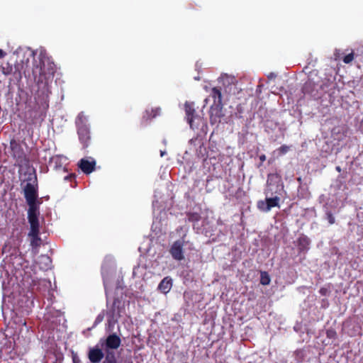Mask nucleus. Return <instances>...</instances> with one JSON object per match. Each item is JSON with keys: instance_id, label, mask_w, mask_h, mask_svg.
<instances>
[{"instance_id": "2eb2a0df", "label": "nucleus", "mask_w": 363, "mask_h": 363, "mask_svg": "<svg viewBox=\"0 0 363 363\" xmlns=\"http://www.w3.org/2000/svg\"><path fill=\"white\" fill-rule=\"evenodd\" d=\"M160 108H154L151 109H147L143 116V120L145 121L151 120L160 114Z\"/></svg>"}, {"instance_id": "423d86ee", "label": "nucleus", "mask_w": 363, "mask_h": 363, "mask_svg": "<svg viewBox=\"0 0 363 363\" xmlns=\"http://www.w3.org/2000/svg\"><path fill=\"white\" fill-rule=\"evenodd\" d=\"M184 108L186 120L191 128H198L201 121V117L196 114L194 104L186 102Z\"/></svg>"}, {"instance_id": "f704fd0d", "label": "nucleus", "mask_w": 363, "mask_h": 363, "mask_svg": "<svg viewBox=\"0 0 363 363\" xmlns=\"http://www.w3.org/2000/svg\"><path fill=\"white\" fill-rule=\"evenodd\" d=\"M73 363H81L76 357H73Z\"/></svg>"}, {"instance_id": "4be33fe9", "label": "nucleus", "mask_w": 363, "mask_h": 363, "mask_svg": "<svg viewBox=\"0 0 363 363\" xmlns=\"http://www.w3.org/2000/svg\"><path fill=\"white\" fill-rule=\"evenodd\" d=\"M271 279L269 274L267 272H261L260 273V284L264 286L269 285L270 284Z\"/></svg>"}, {"instance_id": "412c9836", "label": "nucleus", "mask_w": 363, "mask_h": 363, "mask_svg": "<svg viewBox=\"0 0 363 363\" xmlns=\"http://www.w3.org/2000/svg\"><path fill=\"white\" fill-rule=\"evenodd\" d=\"M62 159L60 155H55L50 158L49 163L50 165L54 164V167L57 169L62 166Z\"/></svg>"}, {"instance_id": "a878e982", "label": "nucleus", "mask_w": 363, "mask_h": 363, "mask_svg": "<svg viewBox=\"0 0 363 363\" xmlns=\"http://www.w3.org/2000/svg\"><path fill=\"white\" fill-rule=\"evenodd\" d=\"M266 206H267L266 200H265V201H262V200H261V201H259L257 202V208H258L260 211H263V212H268V211H269V209H267V208H266V207H267Z\"/></svg>"}, {"instance_id": "6e6552de", "label": "nucleus", "mask_w": 363, "mask_h": 363, "mask_svg": "<svg viewBox=\"0 0 363 363\" xmlns=\"http://www.w3.org/2000/svg\"><path fill=\"white\" fill-rule=\"evenodd\" d=\"M184 242L178 240L172 244L169 252L172 257L178 261H181L184 258L183 251Z\"/></svg>"}, {"instance_id": "0eeeda50", "label": "nucleus", "mask_w": 363, "mask_h": 363, "mask_svg": "<svg viewBox=\"0 0 363 363\" xmlns=\"http://www.w3.org/2000/svg\"><path fill=\"white\" fill-rule=\"evenodd\" d=\"M223 108V103L213 104L211 106L209 111L211 124L213 125L220 122V118L224 116Z\"/></svg>"}, {"instance_id": "20e7f679", "label": "nucleus", "mask_w": 363, "mask_h": 363, "mask_svg": "<svg viewBox=\"0 0 363 363\" xmlns=\"http://www.w3.org/2000/svg\"><path fill=\"white\" fill-rule=\"evenodd\" d=\"M30 223V231L28 236L30 238V245L33 247H38L41 245V238H40V224L38 216L28 217Z\"/></svg>"}, {"instance_id": "c9c22d12", "label": "nucleus", "mask_w": 363, "mask_h": 363, "mask_svg": "<svg viewBox=\"0 0 363 363\" xmlns=\"http://www.w3.org/2000/svg\"><path fill=\"white\" fill-rule=\"evenodd\" d=\"M336 170H337V172H340V171H341V168H340V167H339V166L336 167Z\"/></svg>"}, {"instance_id": "a211bd4d", "label": "nucleus", "mask_w": 363, "mask_h": 363, "mask_svg": "<svg viewBox=\"0 0 363 363\" xmlns=\"http://www.w3.org/2000/svg\"><path fill=\"white\" fill-rule=\"evenodd\" d=\"M33 74L35 79L37 80L38 83L42 82V77L46 74L45 72L44 71V66L43 67L41 65L40 67L36 66L33 69Z\"/></svg>"}, {"instance_id": "393cba45", "label": "nucleus", "mask_w": 363, "mask_h": 363, "mask_svg": "<svg viewBox=\"0 0 363 363\" xmlns=\"http://www.w3.org/2000/svg\"><path fill=\"white\" fill-rule=\"evenodd\" d=\"M310 241L308 240L307 238H300L298 240V245L300 249V250H304L307 248L308 245H309Z\"/></svg>"}, {"instance_id": "f257e3e1", "label": "nucleus", "mask_w": 363, "mask_h": 363, "mask_svg": "<svg viewBox=\"0 0 363 363\" xmlns=\"http://www.w3.org/2000/svg\"><path fill=\"white\" fill-rule=\"evenodd\" d=\"M27 183L23 187L24 198L28 206V217L38 216L39 205L41 201H38V184L37 176L30 174L26 179Z\"/></svg>"}, {"instance_id": "c756f323", "label": "nucleus", "mask_w": 363, "mask_h": 363, "mask_svg": "<svg viewBox=\"0 0 363 363\" xmlns=\"http://www.w3.org/2000/svg\"><path fill=\"white\" fill-rule=\"evenodd\" d=\"M330 292V291L329 287H322L319 290L320 294L324 296H328Z\"/></svg>"}, {"instance_id": "9d476101", "label": "nucleus", "mask_w": 363, "mask_h": 363, "mask_svg": "<svg viewBox=\"0 0 363 363\" xmlns=\"http://www.w3.org/2000/svg\"><path fill=\"white\" fill-rule=\"evenodd\" d=\"M78 166L84 174H89L94 171L96 162L94 160H88L83 158L79 161Z\"/></svg>"}, {"instance_id": "72a5a7b5", "label": "nucleus", "mask_w": 363, "mask_h": 363, "mask_svg": "<svg viewBox=\"0 0 363 363\" xmlns=\"http://www.w3.org/2000/svg\"><path fill=\"white\" fill-rule=\"evenodd\" d=\"M6 55V52L0 49V59L3 58Z\"/></svg>"}, {"instance_id": "5701e85b", "label": "nucleus", "mask_w": 363, "mask_h": 363, "mask_svg": "<svg viewBox=\"0 0 363 363\" xmlns=\"http://www.w3.org/2000/svg\"><path fill=\"white\" fill-rule=\"evenodd\" d=\"M188 221L195 223L201 220V215L196 212H189L186 214Z\"/></svg>"}, {"instance_id": "f8f14e48", "label": "nucleus", "mask_w": 363, "mask_h": 363, "mask_svg": "<svg viewBox=\"0 0 363 363\" xmlns=\"http://www.w3.org/2000/svg\"><path fill=\"white\" fill-rule=\"evenodd\" d=\"M26 117L27 123L30 125H35L40 121H43V118H40L38 111L34 109L28 110L26 112Z\"/></svg>"}, {"instance_id": "dca6fc26", "label": "nucleus", "mask_w": 363, "mask_h": 363, "mask_svg": "<svg viewBox=\"0 0 363 363\" xmlns=\"http://www.w3.org/2000/svg\"><path fill=\"white\" fill-rule=\"evenodd\" d=\"M210 96L213 99V104H220L222 102L221 89L219 87H213L211 90Z\"/></svg>"}, {"instance_id": "f3484780", "label": "nucleus", "mask_w": 363, "mask_h": 363, "mask_svg": "<svg viewBox=\"0 0 363 363\" xmlns=\"http://www.w3.org/2000/svg\"><path fill=\"white\" fill-rule=\"evenodd\" d=\"M38 263L40 264V268L46 270L49 269L52 264V260L48 255H41L39 257Z\"/></svg>"}, {"instance_id": "1a4fd4ad", "label": "nucleus", "mask_w": 363, "mask_h": 363, "mask_svg": "<svg viewBox=\"0 0 363 363\" xmlns=\"http://www.w3.org/2000/svg\"><path fill=\"white\" fill-rule=\"evenodd\" d=\"M121 343V340L118 335H117L116 333L111 334L106 337L105 340V350H116L120 347Z\"/></svg>"}, {"instance_id": "ddd939ff", "label": "nucleus", "mask_w": 363, "mask_h": 363, "mask_svg": "<svg viewBox=\"0 0 363 363\" xmlns=\"http://www.w3.org/2000/svg\"><path fill=\"white\" fill-rule=\"evenodd\" d=\"M172 286V279L169 277H164L159 284L158 289L163 294H167Z\"/></svg>"}, {"instance_id": "9b49d317", "label": "nucleus", "mask_w": 363, "mask_h": 363, "mask_svg": "<svg viewBox=\"0 0 363 363\" xmlns=\"http://www.w3.org/2000/svg\"><path fill=\"white\" fill-rule=\"evenodd\" d=\"M104 357L102 350L95 347L90 348L88 353V358L91 363H99Z\"/></svg>"}, {"instance_id": "e433bc0d", "label": "nucleus", "mask_w": 363, "mask_h": 363, "mask_svg": "<svg viewBox=\"0 0 363 363\" xmlns=\"http://www.w3.org/2000/svg\"><path fill=\"white\" fill-rule=\"evenodd\" d=\"M50 74H54V70H53V69H52V70H51V72H50Z\"/></svg>"}, {"instance_id": "7c9ffc66", "label": "nucleus", "mask_w": 363, "mask_h": 363, "mask_svg": "<svg viewBox=\"0 0 363 363\" xmlns=\"http://www.w3.org/2000/svg\"><path fill=\"white\" fill-rule=\"evenodd\" d=\"M289 150V147L286 145H281L279 149V152L280 154L281 155H284L286 154Z\"/></svg>"}, {"instance_id": "473e14b6", "label": "nucleus", "mask_w": 363, "mask_h": 363, "mask_svg": "<svg viewBox=\"0 0 363 363\" xmlns=\"http://www.w3.org/2000/svg\"><path fill=\"white\" fill-rule=\"evenodd\" d=\"M259 160L262 162H264L266 160V156L265 155H261L259 156Z\"/></svg>"}, {"instance_id": "7ed1b4c3", "label": "nucleus", "mask_w": 363, "mask_h": 363, "mask_svg": "<svg viewBox=\"0 0 363 363\" xmlns=\"http://www.w3.org/2000/svg\"><path fill=\"white\" fill-rule=\"evenodd\" d=\"M11 157L16 160L18 165L22 167L29 164V160L19 141L11 139L9 143Z\"/></svg>"}, {"instance_id": "b1692460", "label": "nucleus", "mask_w": 363, "mask_h": 363, "mask_svg": "<svg viewBox=\"0 0 363 363\" xmlns=\"http://www.w3.org/2000/svg\"><path fill=\"white\" fill-rule=\"evenodd\" d=\"M1 69L2 73L6 76L10 75L13 72V66L9 62L2 65Z\"/></svg>"}, {"instance_id": "39448f33", "label": "nucleus", "mask_w": 363, "mask_h": 363, "mask_svg": "<svg viewBox=\"0 0 363 363\" xmlns=\"http://www.w3.org/2000/svg\"><path fill=\"white\" fill-rule=\"evenodd\" d=\"M320 89H324V84H319L312 79L308 78L302 87V92L304 95H308L314 99H318L321 95L319 92Z\"/></svg>"}, {"instance_id": "c85d7f7f", "label": "nucleus", "mask_w": 363, "mask_h": 363, "mask_svg": "<svg viewBox=\"0 0 363 363\" xmlns=\"http://www.w3.org/2000/svg\"><path fill=\"white\" fill-rule=\"evenodd\" d=\"M104 318V311H102L96 318L95 321H94V325H96L99 323H101L103 321Z\"/></svg>"}, {"instance_id": "cd10ccee", "label": "nucleus", "mask_w": 363, "mask_h": 363, "mask_svg": "<svg viewBox=\"0 0 363 363\" xmlns=\"http://www.w3.org/2000/svg\"><path fill=\"white\" fill-rule=\"evenodd\" d=\"M354 60V53L353 52L346 55L343 58V62L345 64L350 63Z\"/></svg>"}, {"instance_id": "bb28decb", "label": "nucleus", "mask_w": 363, "mask_h": 363, "mask_svg": "<svg viewBox=\"0 0 363 363\" xmlns=\"http://www.w3.org/2000/svg\"><path fill=\"white\" fill-rule=\"evenodd\" d=\"M326 218L328 220V223L330 225H333L335 222V219L334 216L333 215L332 212L330 211H326L325 213Z\"/></svg>"}, {"instance_id": "6ab92c4d", "label": "nucleus", "mask_w": 363, "mask_h": 363, "mask_svg": "<svg viewBox=\"0 0 363 363\" xmlns=\"http://www.w3.org/2000/svg\"><path fill=\"white\" fill-rule=\"evenodd\" d=\"M104 357L103 363H117L115 352L112 350H105Z\"/></svg>"}, {"instance_id": "f03ea898", "label": "nucleus", "mask_w": 363, "mask_h": 363, "mask_svg": "<svg viewBox=\"0 0 363 363\" xmlns=\"http://www.w3.org/2000/svg\"><path fill=\"white\" fill-rule=\"evenodd\" d=\"M75 123L77 128L79 139L83 147H87L91 140L90 129L86 123V119L82 113L77 116Z\"/></svg>"}, {"instance_id": "4c0bfd02", "label": "nucleus", "mask_w": 363, "mask_h": 363, "mask_svg": "<svg viewBox=\"0 0 363 363\" xmlns=\"http://www.w3.org/2000/svg\"><path fill=\"white\" fill-rule=\"evenodd\" d=\"M164 154V152L161 151V153H160L161 156H163Z\"/></svg>"}, {"instance_id": "4468645a", "label": "nucleus", "mask_w": 363, "mask_h": 363, "mask_svg": "<svg viewBox=\"0 0 363 363\" xmlns=\"http://www.w3.org/2000/svg\"><path fill=\"white\" fill-rule=\"evenodd\" d=\"M121 305V300L118 298H115L113 301L111 308L107 312V314L111 317H113L116 313H117L118 315H120V313L121 312V308H122Z\"/></svg>"}, {"instance_id": "aec40b11", "label": "nucleus", "mask_w": 363, "mask_h": 363, "mask_svg": "<svg viewBox=\"0 0 363 363\" xmlns=\"http://www.w3.org/2000/svg\"><path fill=\"white\" fill-rule=\"evenodd\" d=\"M280 198L279 196H274L273 198H266L267 208L269 211L274 207H279Z\"/></svg>"}, {"instance_id": "2f4dec72", "label": "nucleus", "mask_w": 363, "mask_h": 363, "mask_svg": "<svg viewBox=\"0 0 363 363\" xmlns=\"http://www.w3.org/2000/svg\"><path fill=\"white\" fill-rule=\"evenodd\" d=\"M75 177H76V176H75L74 174H70L67 175L66 177H65V180L72 181V179H74Z\"/></svg>"}]
</instances>
